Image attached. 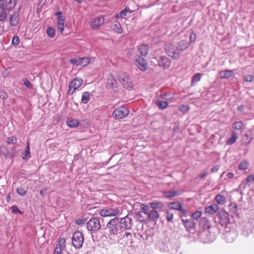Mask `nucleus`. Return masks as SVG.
Listing matches in <instances>:
<instances>
[{
    "instance_id": "1",
    "label": "nucleus",
    "mask_w": 254,
    "mask_h": 254,
    "mask_svg": "<svg viewBox=\"0 0 254 254\" xmlns=\"http://www.w3.org/2000/svg\"><path fill=\"white\" fill-rule=\"evenodd\" d=\"M106 228L109 232V237L111 239H115L118 234L123 232L118 217L111 219L107 223Z\"/></svg>"
},
{
    "instance_id": "2",
    "label": "nucleus",
    "mask_w": 254,
    "mask_h": 254,
    "mask_svg": "<svg viewBox=\"0 0 254 254\" xmlns=\"http://www.w3.org/2000/svg\"><path fill=\"white\" fill-rule=\"evenodd\" d=\"M100 220L103 221L102 218L92 217L86 224V227L88 231L93 237V234L99 231L101 228Z\"/></svg>"
},
{
    "instance_id": "3",
    "label": "nucleus",
    "mask_w": 254,
    "mask_h": 254,
    "mask_svg": "<svg viewBox=\"0 0 254 254\" xmlns=\"http://www.w3.org/2000/svg\"><path fill=\"white\" fill-rule=\"evenodd\" d=\"M119 81L127 89H131L133 86L131 77L126 72H120L118 75Z\"/></svg>"
},
{
    "instance_id": "4",
    "label": "nucleus",
    "mask_w": 254,
    "mask_h": 254,
    "mask_svg": "<svg viewBox=\"0 0 254 254\" xmlns=\"http://www.w3.org/2000/svg\"><path fill=\"white\" fill-rule=\"evenodd\" d=\"M84 242L83 234L79 231L75 232L72 237V244L75 249L81 248Z\"/></svg>"
},
{
    "instance_id": "5",
    "label": "nucleus",
    "mask_w": 254,
    "mask_h": 254,
    "mask_svg": "<svg viewBox=\"0 0 254 254\" xmlns=\"http://www.w3.org/2000/svg\"><path fill=\"white\" fill-rule=\"evenodd\" d=\"M119 207L109 208L106 207L100 210V215L102 217L116 216L120 213Z\"/></svg>"
},
{
    "instance_id": "6",
    "label": "nucleus",
    "mask_w": 254,
    "mask_h": 254,
    "mask_svg": "<svg viewBox=\"0 0 254 254\" xmlns=\"http://www.w3.org/2000/svg\"><path fill=\"white\" fill-rule=\"evenodd\" d=\"M128 114V110L124 106H121L114 111L112 116L115 119H120L126 117Z\"/></svg>"
},
{
    "instance_id": "7",
    "label": "nucleus",
    "mask_w": 254,
    "mask_h": 254,
    "mask_svg": "<svg viewBox=\"0 0 254 254\" xmlns=\"http://www.w3.org/2000/svg\"><path fill=\"white\" fill-rule=\"evenodd\" d=\"M164 49L168 55L174 59H179L176 47L170 43H166L164 45Z\"/></svg>"
},
{
    "instance_id": "8",
    "label": "nucleus",
    "mask_w": 254,
    "mask_h": 254,
    "mask_svg": "<svg viewBox=\"0 0 254 254\" xmlns=\"http://www.w3.org/2000/svg\"><path fill=\"white\" fill-rule=\"evenodd\" d=\"M119 222L123 231L130 230L132 227V219L128 215L119 219Z\"/></svg>"
},
{
    "instance_id": "9",
    "label": "nucleus",
    "mask_w": 254,
    "mask_h": 254,
    "mask_svg": "<svg viewBox=\"0 0 254 254\" xmlns=\"http://www.w3.org/2000/svg\"><path fill=\"white\" fill-rule=\"evenodd\" d=\"M219 223L222 226H226L229 223V215L225 211H220L217 214Z\"/></svg>"
},
{
    "instance_id": "10",
    "label": "nucleus",
    "mask_w": 254,
    "mask_h": 254,
    "mask_svg": "<svg viewBox=\"0 0 254 254\" xmlns=\"http://www.w3.org/2000/svg\"><path fill=\"white\" fill-rule=\"evenodd\" d=\"M90 62V58L89 57L75 58L69 61L70 63L76 65H83V66L86 65Z\"/></svg>"
},
{
    "instance_id": "11",
    "label": "nucleus",
    "mask_w": 254,
    "mask_h": 254,
    "mask_svg": "<svg viewBox=\"0 0 254 254\" xmlns=\"http://www.w3.org/2000/svg\"><path fill=\"white\" fill-rule=\"evenodd\" d=\"M19 12L16 10L12 12L10 15L9 21V24L11 27H16L18 25L20 21Z\"/></svg>"
},
{
    "instance_id": "12",
    "label": "nucleus",
    "mask_w": 254,
    "mask_h": 254,
    "mask_svg": "<svg viewBox=\"0 0 254 254\" xmlns=\"http://www.w3.org/2000/svg\"><path fill=\"white\" fill-rule=\"evenodd\" d=\"M65 247V239L62 238L59 240L58 243L56 244L53 254H61Z\"/></svg>"
},
{
    "instance_id": "13",
    "label": "nucleus",
    "mask_w": 254,
    "mask_h": 254,
    "mask_svg": "<svg viewBox=\"0 0 254 254\" xmlns=\"http://www.w3.org/2000/svg\"><path fill=\"white\" fill-rule=\"evenodd\" d=\"M135 64L139 69L142 71H145L147 67V64L143 57L139 56L135 60Z\"/></svg>"
},
{
    "instance_id": "14",
    "label": "nucleus",
    "mask_w": 254,
    "mask_h": 254,
    "mask_svg": "<svg viewBox=\"0 0 254 254\" xmlns=\"http://www.w3.org/2000/svg\"><path fill=\"white\" fill-rule=\"evenodd\" d=\"M104 18L102 16L95 18L90 24L91 27L93 29H98L104 23Z\"/></svg>"
},
{
    "instance_id": "15",
    "label": "nucleus",
    "mask_w": 254,
    "mask_h": 254,
    "mask_svg": "<svg viewBox=\"0 0 254 254\" xmlns=\"http://www.w3.org/2000/svg\"><path fill=\"white\" fill-rule=\"evenodd\" d=\"M189 45L188 42L186 40H182L178 43L176 48L179 55V59L182 52L188 48Z\"/></svg>"
},
{
    "instance_id": "16",
    "label": "nucleus",
    "mask_w": 254,
    "mask_h": 254,
    "mask_svg": "<svg viewBox=\"0 0 254 254\" xmlns=\"http://www.w3.org/2000/svg\"><path fill=\"white\" fill-rule=\"evenodd\" d=\"M253 138V133L251 130L247 131L242 137V141L243 144H249Z\"/></svg>"
},
{
    "instance_id": "17",
    "label": "nucleus",
    "mask_w": 254,
    "mask_h": 254,
    "mask_svg": "<svg viewBox=\"0 0 254 254\" xmlns=\"http://www.w3.org/2000/svg\"><path fill=\"white\" fill-rule=\"evenodd\" d=\"M149 221H152L155 224H157V221L159 217V214L157 210H151L147 213Z\"/></svg>"
},
{
    "instance_id": "18",
    "label": "nucleus",
    "mask_w": 254,
    "mask_h": 254,
    "mask_svg": "<svg viewBox=\"0 0 254 254\" xmlns=\"http://www.w3.org/2000/svg\"><path fill=\"white\" fill-rule=\"evenodd\" d=\"M254 181V175H250L246 179L243 180L240 185V187L243 189H245L246 188L250 186V183L253 182Z\"/></svg>"
},
{
    "instance_id": "19",
    "label": "nucleus",
    "mask_w": 254,
    "mask_h": 254,
    "mask_svg": "<svg viewBox=\"0 0 254 254\" xmlns=\"http://www.w3.org/2000/svg\"><path fill=\"white\" fill-rule=\"evenodd\" d=\"M182 221L188 231L193 229L195 226V223L192 220L182 219Z\"/></svg>"
},
{
    "instance_id": "20",
    "label": "nucleus",
    "mask_w": 254,
    "mask_h": 254,
    "mask_svg": "<svg viewBox=\"0 0 254 254\" xmlns=\"http://www.w3.org/2000/svg\"><path fill=\"white\" fill-rule=\"evenodd\" d=\"M82 82V79L75 78L70 81L69 87H73L74 89H77L81 85Z\"/></svg>"
},
{
    "instance_id": "21",
    "label": "nucleus",
    "mask_w": 254,
    "mask_h": 254,
    "mask_svg": "<svg viewBox=\"0 0 254 254\" xmlns=\"http://www.w3.org/2000/svg\"><path fill=\"white\" fill-rule=\"evenodd\" d=\"M16 4V0H4V9L11 10Z\"/></svg>"
},
{
    "instance_id": "22",
    "label": "nucleus",
    "mask_w": 254,
    "mask_h": 254,
    "mask_svg": "<svg viewBox=\"0 0 254 254\" xmlns=\"http://www.w3.org/2000/svg\"><path fill=\"white\" fill-rule=\"evenodd\" d=\"M219 210V206L217 204L213 203L207 206L205 208V212L207 213L213 214L217 212Z\"/></svg>"
},
{
    "instance_id": "23",
    "label": "nucleus",
    "mask_w": 254,
    "mask_h": 254,
    "mask_svg": "<svg viewBox=\"0 0 254 254\" xmlns=\"http://www.w3.org/2000/svg\"><path fill=\"white\" fill-rule=\"evenodd\" d=\"M137 50L142 57L146 56L148 52V47L147 45L142 44L138 46Z\"/></svg>"
},
{
    "instance_id": "24",
    "label": "nucleus",
    "mask_w": 254,
    "mask_h": 254,
    "mask_svg": "<svg viewBox=\"0 0 254 254\" xmlns=\"http://www.w3.org/2000/svg\"><path fill=\"white\" fill-rule=\"evenodd\" d=\"M233 74L232 70H224L219 72V76L221 78H228L231 77Z\"/></svg>"
},
{
    "instance_id": "25",
    "label": "nucleus",
    "mask_w": 254,
    "mask_h": 254,
    "mask_svg": "<svg viewBox=\"0 0 254 254\" xmlns=\"http://www.w3.org/2000/svg\"><path fill=\"white\" fill-rule=\"evenodd\" d=\"M107 84L108 86H110L112 88H114L117 87V82L113 76L110 75L108 78Z\"/></svg>"
},
{
    "instance_id": "26",
    "label": "nucleus",
    "mask_w": 254,
    "mask_h": 254,
    "mask_svg": "<svg viewBox=\"0 0 254 254\" xmlns=\"http://www.w3.org/2000/svg\"><path fill=\"white\" fill-rule=\"evenodd\" d=\"M67 125L70 127H76L79 125V121L76 119L67 118L66 120Z\"/></svg>"
},
{
    "instance_id": "27",
    "label": "nucleus",
    "mask_w": 254,
    "mask_h": 254,
    "mask_svg": "<svg viewBox=\"0 0 254 254\" xmlns=\"http://www.w3.org/2000/svg\"><path fill=\"white\" fill-rule=\"evenodd\" d=\"M215 199L217 203V205H224L226 202V197L222 194H218L215 197Z\"/></svg>"
},
{
    "instance_id": "28",
    "label": "nucleus",
    "mask_w": 254,
    "mask_h": 254,
    "mask_svg": "<svg viewBox=\"0 0 254 254\" xmlns=\"http://www.w3.org/2000/svg\"><path fill=\"white\" fill-rule=\"evenodd\" d=\"M202 74L200 73H196L194 74L191 79V85L194 86L196 83L200 80Z\"/></svg>"
},
{
    "instance_id": "29",
    "label": "nucleus",
    "mask_w": 254,
    "mask_h": 254,
    "mask_svg": "<svg viewBox=\"0 0 254 254\" xmlns=\"http://www.w3.org/2000/svg\"><path fill=\"white\" fill-rule=\"evenodd\" d=\"M238 138V135L235 131H233L232 135L226 141L227 145H231L234 143Z\"/></svg>"
},
{
    "instance_id": "30",
    "label": "nucleus",
    "mask_w": 254,
    "mask_h": 254,
    "mask_svg": "<svg viewBox=\"0 0 254 254\" xmlns=\"http://www.w3.org/2000/svg\"><path fill=\"white\" fill-rule=\"evenodd\" d=\"M170 209L179 210L181 209L182 207V204L179 202H175L170 203L168 205Z\"/></svg>"
},
{
    "instance_id": "31",
    "label": "nucleus",
    "mask_w": 254,
    "mask_h": 254,
    "mask_svg": "<svg viewBox=\"0 0 254 254\" xmlns=\"http://www.w3.org/2000/svg\"><path fill=\"white\" fill-rule=\"evenodd\" d=\"M31 157L30 153V146L28 141L26 142V146L25 148L24 153L23 154L22 159H28Z\"/></svg>"
},
{
    "instance_id": "32",
    "label": "nucleus",
    "mask_w": 254,
    "mask_h": 254,
    "mask_svg": "<svg viewBox=\"0 0 254 254\" xmlns=\"http://www.w3.org/2000/svg\"><path fill=\"white\" fill-rule=\"evenodd\" d=\"M62 12H58L55 13V15L58 16V25H64L65 18L64 16L62 15Z\"/></svg>"
},
{
    "instance_id": "33",
    "label": "nucleus",
    "mask_w": 254,
    "mask_h": 254,
    "mask_svg": "<svg viewBox=\"0 0 254 254\" xmlns=\"http://www.w3.org/2000/svg\"><path fill=\"white\" fill-rule=\"evenodd\" d=\"M113 29L115 32L120 34L122 33L123 32L121 25L118 21L114 22L113 24Z\"/></svg>"
},
{
    "instance_id": "34",
    "label": "nucleus",
    "mask_w": 254,
    "mask_h": 254,
    "mask_svg": "<svg viewBox=\"0 0 254 254\" xmlns=\"http://www.w3.org/2000/svg\"><path fill=\"white\" fill-rule=\"evenodd\" d=\"M90 94L88 92H84L82 96L81 102L83 104H86L89 100Z\"/></svg>"
},
{
    "instance_id": "35",
    "label": "nucleus",
    "mask_w": 254,
    "mask_h": 254,
    "mask_svg": "<svg viewBox=\"0 0 254 254\" xmlns=\"http://www.w3.org/2000/svg\"><path fill=\"white\" fill-rule=\"evenodd\" d=\"M232 127L235 130H240L243 127L244 124L241 121L236 122L233 124Z\"/></svg>"
},
{
    "instance_id": "36",
    "label": "nucleus",
    "mask_w": 254,
    "mask_h": 254,
    "mask_svg": "<svg viewBox=\"0 0 254 254\" xmlns=\"http://www.w3.org/2000/svg\"><path fill=\"white\" fill-rule=\"evenodd\" d=\"M160 59L161 60L162 62H164L163 66L165 68L169 67L170 66L171 62L168 59L164 58L163 57H161Z\"/></svg>"
},
{
    "instance_id": "37",
    "label": "nucleus",
    "mask_w": 254,
    "mask_h": 254,
    "mask_svg": "<svg viewBox=\"0 0 254 254\" xmlns=\"http://www.w3.org/2000/svg\"><path fill=\"white\" fill-rule=\"evenodd\" d=\"M164 195L166 197H173L178 195V192L176 190H169L164 192Z\"/></svg>"
},
{
    "instance_id": "38",
    "label": "nucleus",
    "mask_w": 254,
    "mask_h": 254,
    "mask_svg": "<svg viewBox=\"0 0 254 254\" xmlns=\"http://www.w3.org/2000/svg\"><path fill=\"white\" fill-rule=\"evenodd\" d=\"M248 167L249 163L246 160H244L240 163L239 168L240 170H244L247 169Z\"/></svg>"
},
{
    "instance_id": "39",
    "label": "nucleus",
    "mask_w": 254,
    "mask_h": 254,
    "mask_svg": "<svg viewBox=\"0 0 254 254\" xmlns=\"http://www.w3.org/2000/svg\"><path fill=\"white\" fill-rule=\"evenodd\" d=\"M5 9H2V11H0V21L4 22L7 19V12L5 10Z\"/></svg>"
},
{
    "instance_id": "40",
    "label": "nucleus",
    "mask_w": 254,
    "mask_h": 254,
    "mask_svg": "<svg viewBox=\"0 0 254 254\" xmlns=\"http://www.w3.org/2000/svg\"><path fill=\"white\" fill-rule=\"evenodd\" d=\"M6 142L8 144L14 145L17 143V139L14 136L7 137Z\"/></svg>"
},
{
    "instance_id": "41",
    "label": "nucleus",
    "mask_w": 254,
    "mask_h": 254,
    "mask_svg": "<svg viewBox=\"0 0 254 254\" xmlns=\"http://www.w3.org/2000/svg\"><path fill=\"white\" fill-rule=\"evenodd\" d=\"M46 33L49 37L53 38L55 35V30L52 27H49L47 29Z\"/></svg>"
},
{
    "instance_id": "42",
    "label": "nucleus",
    "mask_w": 254,
    "mask_h": 254,
    "mask_svg": "<svg viewBox=\"0 0 254 254\" xmlns=\"http://www.w3.org/2000/svg\"><path fill=\"white\" fill-rule=\"evenodd\" d=\"M23 85L26 87L27 88L31 89L33 88V84L26 78L23 79Z\"/></svg>"
},
{
    "instance_id": "43",
    "label": "nucleus",
    "mask_w": 254,
    "mask_h": 254,
    "mask_svg": "<svg viewBox=\"0 0 254 254\" xmlns=\"http://www.w3.org/2000/svg\"><path fill=\"white\" fill-rule=\"evenodd\" d=\"M26 190H25L24 188L22 187L18 188L16 189V192L17 193L22 196H23L26 195Z\"/></svg>"
},
{
    "instance_id": "44",
    "label": "nucleus",
    "mask_w": 254,
    "mask_h": 254,
    "mask_svg": "<svg viewBox=\"0 0 254 254\" xmlns=\"http://www.w3.org/2000/svg\"><path fill=\"white\" fill-rule=\"evenodd\" d=\"M244 81L246 82H253L254 81V76L252 75H246L243 76Z\"/></svg>"
},
{
    "instance_id": "45",
    "label": "nucleus",
    "mask_w": 254,
    "mask_h": 254,
    "mask_svg": "<svg viewBox=\"0 0 254 254\" xmlns=\"http://www.w3.org/2000/svg\"><path fill=\"white\" fill-rule=\"evenodd\" d=\"M230 210L233 213H236L237 211L238 205L236 203H232L229 205Z\"/></svg>"
},
{
    "instance_id": "46",
    "label": "nucleus",
    "mask_w": 254,
    "mask_h": 254,
    "mask_svg": "<svg viewBox=\"0 0 254 254\" xmlns=\"http://www.w3.org/2000/svg\"><path fill=\"white\" fill-rule=\"evenodd\" d=\"M11 209L12 210V212L14 213H19L22 214L23 212L20 210L16 205H13L11 207Z\"/></svg>"
},
{
    "instance_id": "47",
    "label": "nucleus",
    "mask_w": 254,
    "mask_h": 254,
    "mask_svg": "<svg viewBox=\"0 0 254 254\" xmlns=\"http://www.w3.org/2000/svg\"><path fill=\"white\" fill-rule=\"evenodd\" d=\"M140 209L143 211V213H144L145 214L147 215V213H148L149 210V206L144 204H141L140 205Z\"/></svg>"
},
{
    "instance_id": "48",
    "label": "nucleus",
    "mask_w": 254,
    "mask_h": 254,
    "mask_svg": "<svg viewBox=\"0 0 254 254\" xmlns=\"http://www.w3.org/2000/svg\"><path fill=\"white\" fill-rule=\"evenodd\" d=\"M201 214L202 213L200 211H196L192 213L191 216L193 218L197 220L200 217Z\"/></svg>"
},
{
    "instance_id": "49",
    "label": "nucleus",
    "mask_w": 254,
    "mask_h": 254,
    "mask_svg": "<svg viewBox=\"0 0 254 254\" xmlns=\"http://www.w3.org/2000/svg\"><path fill=\"white\" fill-rule=\"evenodd\" d=\"M19 38L17 36H14L12 40V44L14 46H17L19 44Z\"/></svg>"
},
{
    "instance_id": "50",
    "label": "nucleus",
    "mask_w": 254,
    "mask_h": 254,
    "mask_svg": "<svg viewBox=\"0 0 254 254\" xmlns=\"http://www.w3.org/2000/svg\"><path fill=\"white\" fill-rule=\"evenodd\" d=\"M232 235L233 234L231 233H228L226 234L225 238L227 242L231 243L234 240V239L232 237Z\"/></svg>"
},
{
    "instance_id": "51",
    "label": "nucleus",
    "mask_w": 254,
    "mask_h": 254,
    "mask_svg": "<svg viewBox=\"0 0 254 254\" xmlns=\"http://www.w3.org/2000/svg\"><path fill=\"white\" fill-rule=\"evenodd\" d=\"M168 103L166 101L160 100V109H164L168 106Z\"/></svg>"
},
{
    "instance_id": "52",
    "label": "nucleus",
    "mask_w": 254,
    "mask_h": 254,
    "mask_svg": "<svg viewBox=\"0 0 254 254\" xmlns=\"http://www.w3.org/2000/svg\"><path fill=\"white\" fill-rule=\"evenodd\" d=\"M196 36L194 32L192 31L190 35V42H194L195 41Z\"/></svg>"
},
{
    "instance_id": "53",
    "label": "nucleus",
    "mask_w": 254,
    "mask_h": 254,
    "mask_svg": "<svg viewBox=\"0 0 254 254\" xmlns=\"http://www.w3.org/2000/svg\"><path fill=\"white\" fill-rule=\"evenodd\" d=\"M152 210H157L159 208V203L152 202L150 203Z\"/></svg>"
},
{
    "instance_id": "54",
    "label": "nucleus",
    "mask_w": 254,
    "mask_h": 254,
    "mask_svg": "<svg viewBox=\"0 0 254 254\" xmlns=\"http://www.w3.org/2000/svg\"><path fill=\"white\" fill-rule=\"evenodd\" d=\"M166 218L169 222H172L173 218V214L167 211L166 212Z\"/></svg>"
},
{
    "instance_id": "55",
    "label": "nucleus",
    "mask_w": 254,
    "mask_h": 254,
    "mask_svg": "<svg viewBox=\"0 0 254 254\" xmlns=\"http://www.w3.org/2000/svg\"><path fill=\"white\" fill-rule=\"evenodd\" d=\"M179 211H181V214H182V215H180V217H182L183 216H187V213H188V211H187V210L183 208L182 207L181 209L179 210Z\"/></svg>"
},
{
    "instance_id": "56",
    "label": "nucleus",
    "mask_w": 254,
    "mask_h": 254,
    "mask_svg": "<svg viewBox=\"0 0 254 254\" xmlns=\"http://www.w3.org/2000/svg\"><path fill=\"white\" fill-rule=\"evenodd\" d=\"M85 219H79L75 221V223L77 225H82L85 223Z\"/></svg>"
},
{
    "instance_id": "57",
    "label": "nucleus",
    "mask_w": 254,
    "mask_h": 254,
    "mask_svg": "<svg viewBox=\"0 0 254 254\" xmlns=\"http://www.w3.org/2000/svg\"><path fill=\"white\" fill-rule=\"evenodd\" d=\"M127 9L122 10L120 13V17H125L126 16H127Z\"/></svg>"
},
{
    "instance_id": "58",
    "label": "nucleus",
    "mask_w": 254,
    "mask_h": 254,
    "mask_svg": "<svg viewBox=\"0 0 254 254\" xmlns=\"http://www.w3.org/2000/svg\"><path fill=\"white\" fill-rule=\"evenodd\" d=\"M180 110L184 112H187L189 110L188 106L182 105L180 107Z\"/></svg>"
},
{
    "instance_id": "59",
    "label": "nucleus",
    "mask_w": 254,
    "mask_h": 254,
    "mask_svg": "<svg viewBox=\"0 0 254 254\" xmlns=\"http://www.w3.org/2000/svg\"><path fill=\"white\" fill-rule=\"evenodd\" d=\"M58 31L60 33H63V31L64 30V25H58Z\"/></svg>"
},
{
    "instance_id": "60",
    "label": "nucleus",
    "mask_w": 254,
    "mask_h": 254,
    "mask_svg": "<svg viewBox=\"0 0 254 254\" xmlns=\"http://www.w3.org/2000/svg\"><path fill=\"white\" fill-rule=\"evenodd\" d=\"M219 166H218V165H216L215 166H214L211 170V172L212 173H215V172H216L218 171V170H219Z\"/></svg>"
},
{
    "instance_id": "61",
    "label": "nucleus",
    "mask_w": 254,
    "mask_h": 254,
    "mask_svg": "<svg viewBox=\"0 0 254 254\" xmlns=\"http://www.w3.org/2000/svg\"><path fill=\"white\" fill-rule=\"evenodd\" d=\"M125 236L126 237V238H127V239H128V240H130V241H131L132 235H131V234L130 233H129V232H126V233H125Z\"/></svg>"
},
{
    "instance_id": "62",
    "label": "nucleus",
    "mask_w": 254,
    "mask_h": 254,
    "mask_svg": "<svg viewBox=\"0 0 254 254\" xmlns=\"http://www.w3.org/2000/svg\"><path fill=\"white\" fill-rule=\"evenodd\" d=\"M237 109L239 112H244L245 109V106L244 105H241L237 108Z\"/></svg>"
},
{
    "instance_id": "63",
    "label": "nucleus",
    "mask_w": 254,
    "mask_h": 254,
    "mask_svg": "<svg viewBox=\"0 0 254 254\" xmlns=\"http://www.w3.org/2000/svg\"><path fill=\"white\" fill-rule=\"evenodd\" d=\"M76 89H74V88H73V87H69V90H68V93L69 94V95H72L74 93V92H75Z\"/></svg>"
},
{
    "instance_id": "64",
    "label": "nucleus",
    "mask_w": 254,
    "mask_h": 254,
    "mask_svg": "<svg viewBox=\"0 0 254 254\" xmlns=\"http://www.w3.org/2000/svg\"><path fill=\"white\" fill-rule=\"evenodd\" d=\"M208 175L207 171H204L199 175V177L201 179H203Z\"/></svg>"
}]
</instances>
